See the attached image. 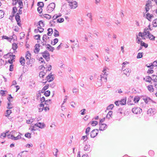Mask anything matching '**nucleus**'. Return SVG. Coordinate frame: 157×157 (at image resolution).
<instances>
[{"label": "nucleus", "mask_w": 157, "mask_h": 157, "mask_svg": "<svg viewBox=\"0 0 157 157\" xmlns=\"http://www.w3.org/2000/svg\"><path fill=\"white\" fill-rule=\"evenodd\" d=\"M152 80L155 82H157V75H152L151 76Z\"/></svg>", "instance_id": "29"}, {"label": "nucleus", "mask_w": 157, "mask_h": 157, "mask_svg": "<svg viewBox=\"0 0 157 157\" xmlns=\"http://www.w3.org/2000/svg\"><path fill=\"white\" fill-rule=\"evenodd\" d=\"M55 7V4L52 2L48 6L46 10L48 13L52 12Z\"/></svg>", "instance_id": "2"}, {"label": "nucleus", "mask_w": 157, "mask_h": 157, "mask_svg": "<svg viewBox=\"0 0 157 157\" xmlns=\"http://www.w3.org/2000/svg\"><path fill=\"white\" fill-rule=\"evenodd\" d=\"M17 8L16 7H14L13 8L12 13H13V16H14V14L17 12Z\"/></svg>", "instance_id": "39"}, {"label": "nucleus", "mask_w": 157, "mask_h": 157, "mask_svg": "<svg viewBox=\"0 0 157 157\" xmlns=\"http://www.w3.org/2000/svg\"><path fill=\"white\" fill-rule=\"evenodd\" d=\"M86 16L89 18L91 21L93 20L92 13H88L87 14Z\"/></svg>", "instance_id": "43"}, {"label": "nucleus", "mask_w": 157, "mask_h": 157, "mask_svg": "<svg viewBox=\"0 0 157 157\" xmlns=\"http://www.w3.org/2000/svg\"><path fill=\"white\" fill-rule=\"evenodd\" d=\"M3 157H13V155L11 153L7 154L4 155Z\"/></svg>", "instance_id": "56"}, {"label": "nucleus", "mask_w": 157, "mask_h": 157, "mask_svg": "<svg viewBox=\"0 0 157 157\" xmlns=\"http://www.w3.org/2000/svg\"><path fill=\"white\" fill-rule=\"evenodd\" d=\"M43 57L48 61L50 59V54L47 51H45L42 53Z\"/></svg>", "instance_id": "5"}, {"label": "nucleus", "mask_w": 157, "mask_h": 157, "mask_svg": "<svg viewBox=\"0 0 157 157\" xmlns=\"http://www.w3.org/2000/svg\"><path fill=\"white\" fill-rule=\"evenodd\" d=\"M154 17L153 15L148 13L146 14V18L149 21H151V19Z\"/></svg>", "instance_id": "15"}, {"label": "nucleus", "mask_w": 157, "mask_h": 157, "mask_svg": "<svg viewBox=\"0 0 157 157\" xmlns=\"http://www.w3.org/2000/svg\"><path fill=\"white\" fill-rule=\"evenodd\" d=\"M13 107L12 105L10 102L8 103V105L7 107V108L9 109H11Z\"/></svg>", "instance_id": "58"}, {"label": "nucleus", "mask_w": 157, "mask_h": 157, "mask_svg": "<svg viewBox=\"0 0 157 157\" xmlns=\"http://www.w3.org/2000/svg\"><path fill=\"white\" fill-rule=\"evenodd\" d=\"M53 154L54 155L56 156H57V153L58 151V150L57 149L55 148L54 150Z\"/></svg>", "instance_id": "61"}, {"label": "nucleus", "mask_w": 157, "mask_h": 157, "mask_svg": "<svg viewBox=\"0 0 157 157\" xmlns=\"http://www.w3.org/2000/svg\"><path fill=\"white\" fill-rule=\"evenodd\" d=\"M48 39H49V37L47 35L44 34L43 35L42 38L43 41H47V40Z\"/></svg>", "instance_id": "33"}, {"label": "nucleus", "mask_w": 157, "mask_h": 157, "mask_svg": "<svg viewBox=\"0 0 157 157\" xmlns=\"http://www.w3.org/2000/svg\"><path fill=\"white\" fill-rule=\"evenodd\" d=\"M144 80L145 79V81L146 82H151L152 80V77L148 76H146L145 78H144Z\"/></svg>", "instance_id": "19"}, {"label": "nucleus", "mask_w": 157, "mask_h": 157, "mask_svg": "<svg viewBox=\"0 0 157 157\" xmlns=\"http://www.w3.org/2000/svg\"><path fill=\"white\" fill-rule=\"evenodd\" d=\"M8 132H6V133H2L0 135V137L2 138H4V137H5L7 133H8Z\"/></svg>", "instance_id": "60"}, {"label": "nucleus", "mask_w": 157, "mask_h": 157, "mask_svg": "<svg viewBox=\"0 0 157 157\" xmlns=\"http://www.w3.org/2000/svg\"><path fill=\"white\" fill-rule=\"evenodd\" d=\"M50 94V92L49 90H47L44 92V94L46 97L49 96Z\"/></svg>", "instance_id": "48"}, {"label": "nucleus", "mask_w": 157, "mask_h": 157, "mask_svg": "<svg viewBox=\"0 0 157 157\" xmlns=\"http://www.w3.org/2000/svg\"><path fill=\"white\" fill-rule=\"evenodd\" d=\"M126 98H124L122 99L121 101H119V104L124 105L126 104Z\"/></svg>", "instance_id": "18"}, {"label": "nucleus", "mask_w": 157, "mask_h": 157, "mask_svg": "<svg viewBox=\"0 0 157 157\" xmlns=\"http://www.w3.org/2000/svg\"><path fill=\"white\" fill-rule=\"evenodd\" d=\"M12 112L11 110L8 109L6 111V113L5 115V116L6 117H8L9 115Z\"/></svg>", "instance_id": "32"}, {"label": "nucleus", "mask_w": 157, "mask_h": 157, "mask_svg": "<svg viewBox=\"0 0 157 157\" xmlns=\"http://www.w3.org/2000/svg\"><path fill=\"white\" fill-rule=\"evenodd\" d=\"M46 45L48 46L46 48L49 51L53 52L55 49L54 48L52 47L50 44H47Z\"/></svg>", "instance_id": "17"}, {"label": "nucleus", "mask_w": 157, "mask_h": 157, "mask_svg": "<svg viewBox=\"0 0 157 157\" xmlns=\"http://www.w3.org/2000/svg\"><path fill=\"white\" fill-rule=\"evenodd\" d=\"M17 48V44L15 43H13L12 44V48L14 51H16Z\"/></svg>", "instance_id": "38"}, {"label": "nucleus", "mask_w": 157, "mask_h": 157, "mask_svg": "<svg viewBox=\"0 0 157 157\" xmlns=\"http://www.w3.org/2000/svg\"><path fill=\"white\" fill-rule=\"evenodd\" d=\"M4 13L2 10H0V18H2L4 15Z\"/></svg>", "instance_id": "62"}, {"label": "nucleus", "mask_w": 157, "mask_h": 157, "mask_svg": "<svg viewBox=\"0 0 157 157\" xmlns=\"http://www.w3.org/2000/svg\"><path fill=\"white\" fill-rule=\"evenodd\" d=\"M43 16L48 19H49L51 17V15L48 14H44L43 15Z\"/></svg>", "instance_id": "55"}, {"label": "nucleus", "mask_w": 157, "mask_h": 157, "mask_svg": "<svg viewBox=\"0 0 157 157\" xmlns=\"http://www.w3.org/2000/svg\"><path fill=\"white\" fill-rule=\"evenodd\" d=\"M87 136L88 135H86L85 136H82V137L81 140H83L84 141H86L88 139Z\"/></svg>", "instance_id": "50"}, {"label": "nucleus", "mask_w": 157, "mask_h": 157, "mask_svg": "<svg viewBox=\"0 0 157 157\" xmlns=\"http://www.w3.org/2000/svg\"><path fill=\"white\" fill-rule=\"evenodd\" d=\"M90 128L89 127H88L86 128V132H85L86 133V135H89V133L90 131Z\"/></svg>", "instance_id": "59"}, {"label": "nucleus", "mask_w": 157, "mask_h": 157, "mask_svg": "<svg viewBox=\"0 0 157 157\" xmlns=\"http://www.w3.org/2000/svg\"><path fill=\"white\" fill-rule=\"evenodd\" d=\"M61 16V14L60 13H59L58 14H56L54 15L53 16L52 18H53V20H56L58 17H59Z\"/></svg>", "instance_id": "28"}, {"label": "nucleus", "mask_w": 157, "mask_h": 157, "mask_svg": "<svg viewBox=\"0 0 157 157\" xmlns=\"http://www.w3.org/2000/svg\"><path fill=\"white\" fill-rule=\"evenodd\" d=\"M98 132V130L94 129L93 130L90 132V137L91 138H94L97 136Z\"/></svg>", "instance_id": "7"}, {"label": "nucleus", "mask_w": 157, "mask_h": 157, "mask_svg": "<svg viewBox=\"0 0 157 157\" xmlns=\"http://www.w3.org/2000/svg\"><path fill=\"white\" fill-rule=\"evenodd\" d=\"M48 33L47 35L49 36H50L53 33V30L52 28H49L48 29Z\"/></svg>", "instance_id": "27"}, {"label": "nucleus", "mask_w": 157, "mask_h": 157, "mask_svg": "<svg viewBox=\"0 0 157 157\" xmlns=\"http://www.w3.org/2000/svg\"><path fill=\"white\" fill-rule=\"evenodd\" d=\"M45 75V73L43 72V71H41L40 72L39 74V76L40 78H44V76Z\"/></svg>", "instance_id": "44"}, {"label": "nucleus", "mask_w": 157, "mask_h": 157, "mask_svg": "<svg viewBox=\"0 0 157 157\" xmlns=\"http://www.w3.org/2000/svg\"><path fill=\"white\" fill-rule=\"evenodd\" d=\"M84 149L85 151H90L91 150L90 145L88 144H86L84 147Z\"/></svg>", "instance_id": "21"}, {"label": "nucleus", "mask_w": 157, "mask_h": 157, "mask_svg": "<svg viewBox=\"0 0 157 157\" xmlns=\"http://www.w3.org/2000/svg\"><path fill=\"white\" fill-rule=\"evenodd\" d=\"M155 113V110L154 108H150L147 111V113L149 116L153 115Z\"/></svg>", "instance_id": "12"}, {"label": "nucleus", "mask_w": 157, "mask_h": 157, "mask_svg": "<svg viewBox=\"0 0 157 157\" xmlns=\"http://www.w3.org/2000/svg\"><path fill=\"white\" fill-rule=\"evenodd\" d=\"M7 99L8 100L9 102H10V103L11 102L13 101V98L11 96V94L9 95V97H8Z\"/></svg>", "instance_id": "49"}, {"label": "nucleus", "mask_w": 157, "mask_h": 157, "mask_svg": "<svg viewBox=\"0 0 157 157\" xmlns=\"http://www.w3.org/2000/svg\"><path fill=\"white\" fill-rule=\"evenodd\" d=\"M59 36V32L56 29H54V36L55 37L58 36Z\"/></svg>", "instance_id": "26"}, {"label": "nucleus", "mask_w": 157, "mask_h": 157, "mask_svg": "<svg viewBox=\"0 0 157 157\" xmlns=\"http://www.w3.org/2000/svg\"><path fill=\"white\" fill-rule=\"evenodd\" d=\"M36 124L37 125V127L39 128H44V124L43 123H36Z\"/></svg>", "instance_id": "24"}, {"label": "nucleus", "mask_w": 157, "mask_h": 157, "mask_svg": "<svg viewBox=\"0 0 157 157\" xmlns=\"http://www.w3.org/2000/svg\"><path fill=\"white\" fill-rule=\"evenodd\" d=\"M148 90L150 91V92H153L154 91V89L153 87V86L151 85H149L147 87Z\"/></svg>", "instance_id": "34"}, {"label": "nucleus", "mask_w": 157, "mask_h": 157, "mask_svg": "<svg viewBox=\"0 0 157 157\" xmlns=\"http://www.w3.org/2000/svg\"><path fill=\"white\" fill-rule=\"evenodd\" d=\"M42 27H38L37 28H38V29L39 30V32L40 33H42L43 32L44 30V29L42 28Z\"/></svg>", "instance_id": "63"}, {"label": "nucleus", "mask_w": 157, "mask_h": 157, "mask_svg": "<svg viewBox=\"0 0 157 157\" xmlns=\"http://www.w3.org/2000/svg\"><path fill=\"white\" fill-rule=\"evenodd\" d=\"M15 136L13 135H9L8 136V138H10L13 140H17L20 139L21 138V136L20 135H18L17 136Z\"/></svg>", "instance_id": "9"}, {"label": "nucleus", "mask_w": 157, "mask_h": 157, "mask_svg": "<svg viewBox=\"0 0 157 157\" xmlns=\"http://www.w3.org/2000/svg\"><path fill=\"white\" fill-rule=\"evenodd\" d=\"M25 60L24 58H22V57H21L20 58V63H21V64L22 66L24 65L25 63Z\"/></svg>", "instance_id": "30"}, {"label": "nucleus", "mask_w": 157, "mask_h": 157, "mask_svg": "<svg viewBox=\"0 0 157 157\" xmlns=\"http://www.w3.org/2000/svg\"><path fill=\"white\" fill-rule=\"evenodd\" d=\"M52 75L51 73L47 76L46 78L48 81L51 82L53 80L54 78L52 77Z\"/></svg>", "instance_id": "14"}, {"label": "nucleus", "mask_w": 157, "mask_h": 157, "mask_svg": "<svg viewBox=\"0 0 157 157\" xmlns=\"http://www.w3.org/2000/svg\"><path fill=\"white\" fill-rule=\"evenodd\" d=\"M140 100V98L138 96L135 97L133 99V101L135 103H138Z\"/></svg>", "instance_id": "31"}, {"label": "nucleus", "mask_w": 157, "mask_h": 157, "mask_svg": "<svg viewBox=\"0 0 157 157\" xmlns=\"http://www.w3.org/2000/svg\"><path fill=\"white\" fill-rule=\"evenodd\" d=\"M77 3L75 1L71 2L69 4L70 8L71 9L76 8L78 6Z\"/></svg>", "instance_id": "8"}, {"label": "nucleus", "mask_w": 157, "mask_h": 157, "mask_svg": "<svg viewBox=\"0 0 157 157\" xmlns=\"http://www.w3.org/2000/svg\"><path fill=\"white\" fill-rule=\"evenodd\" d=\"M114 107L113 104H111L109 105L107 108V110L112 109Z\"/></svg>", "instance_id": "53"}, {"label": "nucleus", "mask_w": 157, "mask_h": 157, "mask_svg": "<svg viewBox=\"0 0 157 157\" xmlns=\"http://www.w3.org/2000/svg\"><path fill=\"white\" fill-rule=\"evenodd\" d=\"M151 0H149L147 1L146 2V4L145 6H148L151 7Z\"/></svg>", "instance_id": "45"}, {"label": "nucleus", "mask_w": 157, "mask_h": 157, "mask_svg": "<svg viewBox=\"0 0 157 157\" xmlns=\"http://www.w3.org/2000/svg\"><path fill=\"white\" fill-rule=\"evenodd\" d=\"M15 19L17 22V25L19 26H21V23L20 19V17L18 13H16L15 16Z\"/></svg>", "instance_id": "10"}, {"label": "nucleus", "mask_w": 157, "mask_h": 157, "mask_svg": "<svg viewBox=\"0 0 157 157\" xmlns=\"http://www.w3.org/2000/svg\"><path fill=\"white\" fill-rule=\"evenodd\" d=\"M40 44H36L35 45V49L34 50V52L35 53H38L40 51Z\"/></svg>", "instance_id": "13"}, {"label": "nucleus", "mask_w": 157, "mask_h": 157, "mask_svg": "<svg viewBox=\"0 0 157 157\" xmlns=\"http://www.w3.org/2000/svg\"><path fill=\"white\" fill-rule=\"evenodd\" d=\"M7 56L10 57V59L8 60V62L10 64H12L13 62L14 61V59H15V56L14 55H13L12 53H11L7 54Z\"/></svg>", "instance_id": "4"}, {"label": "nucleus", "mask_w": 157, "mask_h": 157, "mask_svg": "<svg viewBox=\"0 0 157 157\" xmlns=\"http://www.w3.org/2000/svg\"><path fill=\"white\" fill-rule=\"evenodd\" d=\"M144 35L145 36H147L148 35H149V34H150L149 29L147 28H145L144 29Z\"/></svg>", "instance_id": "20"}, {"label": "nucleus", "mask_w": 157, "mask_h": 157, "mask_svg": "<svg viewBox=\"0 0 157 157\" xmlns=\"http://www.w3.org/2000/svg\"><path fill=\"white\" fill-rule=\"evenodd\" d=\"M31 58V54L29 52H27V53L26 54V55L25 56V59L26 60H29L30 58Z\"/></svg>", "instance_id": "37"}, {"label": "nucleus", "mask_w": 157, "mask_h": 157, "mask_svg": "<svg viewBox=\"0 0 157 157\" xmlns=\"http://www.w3.org/2000/svg\"><path fill=\"white\" fill-rule=\"evenodd\" d=\"M113 112L111 111H109L107 113L106 118L108 119H109L110 117H111L112 115Z\"/></svg>", "instance_id": "25"}, {"label": "nucleus", "mask_w": 157, "mask_h": 157, "mask_svg": "<svg viewBox=\"0 0 157 157\" xmlns=\"http://www.w3.org/2000/svg\"><path fill=\"white\" fill-rule=\"evenodd\" d=\"M146 37H148L149 39L152 40H154L155 38V37L153 35H151V33L148 35L147 36H146Z\"/></svg>", "instance_id": "23"}, {"label": "nucleus", "mask_w": 157, "mask_h": 157, "mask_svg": "<svg viewBox=\"0 0 157 157\" xmlns=\"http://www.w3.org/2000/svg\"><path fill=\"white\" fill-rule=\"evenodd\" d=\"M38 23V25L40 27H44V21H43L41 20L39 21Z\"/></svg>", "instance_id": "36"}, {"label": "nucleus", "mask_w": 157, "mask_h": 157, "mask_svg": "<svg viewBox=\"0 0 157 157\" xmlns=\"http://www.w3.org/2000/svg\"><path fill=\"white\" fill-rule=\"evenodd\" d=\"M31 133H29V132H27V133H26L25 134V137H26L27 138H31Z\"/></svg>", "instance_id": "54"}, {"label": "nucleus", "mask_w": 157, "mask_h": 157, "mask_svg": "<svg viewBox=\"0 0 157 157\" xmlns=\"http://www.w3.org/2000/svg\"><path fill=\"white\" fill-rule=\"evenodd\" d=\"M153 26L154 27H157V18L155 19L153 21Z\"/></svg>", "instance_id": "42"}, {"label": "nucleus", "mask_w": 157, "mask_h": 157, "mask_svg": "<svg viewBox=\"0 0 157 157\" xmlns=\"http://www.w3.org/2000/svg\"><path fill=\"white\" fill-rule=\"evenodd\" d=\"M64 21V19L63 18L58 19L56 21L57 22L61 23Z\"/></svg>", "instance_id": "57"}, {"label": "nucleus", "mask_w": 157, "mask_h": 157, "mask_svg": "<svg viewBox=\"0 0 157 157\" xmlns=\"http://www.w3.org/2000/svg\"><path fill=\"white\" fill-rule=\"evenodd\" d=\"M143 57V53L139 52V53L137 56V59H139L142 58Z\"/></svg>", "instance_id": "51"}, {"label": "nucleus", "mask_w": 157, "mask_h": 157, "mask_svg": "<svg viewBox=\"0 0 157 157\" xmlns=\"http://www.w3.org/2000/svg\"><path fill=\"white\" fill-rule=\"evenodd\" d=\"M17 2L19 4V7H20V9H22L23 7V4L22 1L19 0Z\"/></svg>", "instance_id": "35"}, {"label": "nucleus", "mask_w": 157, "mask_h": 157, "mask_svg": "<svg viewBox=\"0 0 157 157\" xmlns=\"http://www.w3.org/2000/svg\"><path fill=\"white\" fill-rule=\"evenodd\" d=\"M106 67H104L102 71L103 73L101 75V80L106 82L107 81V77L108 74L106 73Z\"/></svg>", "instance_id": "1"}, {"label": "nucleus", "mask_w": 157, "mask_h": 157, "mask_svg": "<svg viewBox=\"0 0 157 157\" xmlns=\"http://www.w3.org/2000/svg\"><path fill=\"white\" fill-rule=\"evenodd\" d=\"M132 112L136 114H140L142 112V109L138 107H135L132 109Z\"/></svg>", "instance_id": "6"}, {"label": "nucleus", "mask_w": 157, "mask_h": 157, "mask_svg": "<svg viewBox=\"0 0 157 157\" xmlns=\"http://www.w3.org/2000/svg\"><path fill=\"white\" fill-rule=\"evenodd\" d=\"M102 81H101L100 79L99 80V81H98L96 83V84L98 86H100L102 85Z\"/></svg>", "instance_id": "47"}, {"label": "nucleus", "mask_w": 157, "mask_h": 157, "mask_svg": "<svg viewBox=\"0 0 157 157\" xmlns=\"http://www.w3.org/2000/svg\"><path fill=\"white\" fill-rule=\"evenodd\" d=\"M152 67H157V60L153 62V63H152Z\"/></svg>", "instance_id": "64"}, {"label": "nucleus", "mask_w": 157, "mask_h": 157, "mask_svg": "<svg viewBox=\"0 0 157 157\" xmlns=\"http://www.w3.org/2000/svg\"><path fill=\"white\" fill-rule=\"evenodd\" d=\"M58 41V40L57 38H55L54 40V42L52 41L51 44L53 45H55Z\"/></svg>", "instance_id": "40"}, {"label": "nucleus", "mask_w": 157, "mask_h": 157, "mask_svg": "<svg viewBox=\"0 0 157 157\" xmlns=\"http://www.w3.org/2000/svg\"><path fill=\"white\" fill-rule=\"evenodd\" d=\"M92 126H95L98 124V122L96 121H93L90 122Z\"/></svg>", "instance_id": "46"}, {"label": "nucleus", "mask_w": 157, "mask_h": 157, "mask_svg": "<svg viewBox=\"0 0 157 157\" xmlns=\"http://www.w3.org/2000/svg\"><path fill=\"white\" fill-rule=\"evenodd\" d=\"M140 44L142 46H144L145 48H147L148 47L147 44H145L142 41H141Z\"/></svg>", "instance_id": "41"}, {"label": "nucleus", "mask_w": 157, "mask_h": 157, "mask_svg": "<svg viewBox=\"0 0 157 157\" xmlns=\"http://www.w3.org/2000/svg\"><path fill=\"white\" fill-rule=\"evenodd\" d=\"M99 128L100 131H103L107 128V125L105 124L99 123Z\"/></svg>", "instance_id": "11"}, {"label": "nucleus", "mask_w": 157, "mask_h": 157, "mask_svg": "<svg viewBox=\"0 0 157 157\" xmlns=\"http://www.w3.org/2000/svg\"><path fill=\"white\" fill-rule=\"evenodd\" d=\"M131 71V69L130 68H128L124 70V73L127 76H129Z\"/></svg>", "instance_id": "16"}, {"label": "nucleus", "mask_w": 157, "mask_h": 157, "mask_svg": "<svg viewBox=\"0 0 157 157\" xmlns=\"http://www.w3.org/2000/svg\"><path fill=\"white\" fill-rule=\"evenodd\" d=\"M44 4L43 2H39L37 3V5L39 7H43Z\"/></svg>", "instance_id": "52"}, {"label": "nucleus", "mask_w": 157, "mask_h": 157, "mask_svg": "<svg viewBox=\"0 0 157 157\" xmlns=\"http://www.w3.org/2000/svg\"><path fill=\"white\" fill-rule=\"evenodd\" d=\"M143 100L145 103L146 104L148 103L151 102H152L153 103H155V101H153L149 97L146 96H142V97Z\"/></svg>", "instance_id": "3"}, {"label": "nucleus", "mask_w": 157, "mask_h": 157, "mask_svg": "<svg viewBox=\"0 0 157 157\" xmlns=\"http://www.w3.org/2000/svg\"><path fill=\"white\" fill-rule=\"evenodd\" d=\"M37 127V125L36 124L34 125L31 126L30 130L31 131H36L38 129Z\"/></svg>", "instance_id": "22"}]
</instances>
